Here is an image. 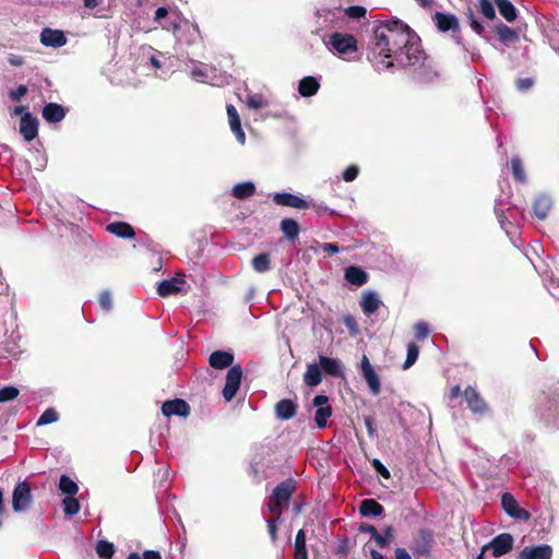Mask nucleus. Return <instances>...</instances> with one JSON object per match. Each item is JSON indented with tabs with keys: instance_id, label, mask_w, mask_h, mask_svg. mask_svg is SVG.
I'll use <instances>...</instances> for the list:
<instances>
[{
	"instance_id": "20e7f679",
	"label": "nucleus",
	"mask_w": 559,
	"mask_h": 559,
	"mask_svg": "<svg viewBox=\"0 0 559 559\" xmlns=\"http://www.w3.org/2000/svg\"><path fill=\"white\" fill-rule=\"evenodd\" d=\"M537 414L546 426L559 429V392L544 397L539 403Z\"/></svg>"
},
{
	"instance_id": "f704fd0d",
	"label": "nucleus",
	"mask_w": 559,
	"mask_h": 559,
	"mask_svg": "<svg viewBox=\"0 0 559 559\" xmlns=\"http://www.w3.org/2000/svg\"><path fill=\"white\" fill-rule=\"evenodd\" d=\"M255 192V186L251 181L236 183L233 187L231 194L238 200H246L252 197Z\"/></svg>"
},
{
	"instance_id": "6e6552de",
	"label": "nucleus",
	"mask_w": 559,
	"mask_h": 559,
	"mask_svg": "<svg viewBox=\"0 0 559 559\" xmlns=\"http://www.w3.org/2000/svg\"><path fill=\"white\" fill-rule=\"evenodd\" d=\"M432 21L439 32H452L456 43L461 44V37L459 35V20L454 14L436 12L432 16Z\"/></svg>"
},
{
	"instance_id": "864d4df0",
	"label": "nucleus",
	"mask_w": 559,
	"mask_h": 559,
	"mask_svg": "<svg viewBox=\"0 0 559 559\" xmlns=\"http://www.w3.org/2000/svg\"><path fill=\"white\" fill-rule=\"evenodd\" d=\"M479 11L488 20L496 17L495 7L490 0H479Z\"/></svg>"
},
{
	"instance_id": "c03bdc74",
	"label": "nucleus",
	"mask_w": 559,
	"mask_h": 559,
	"mask_svg": "<svg viewBox=\"0 0 559 559\" xmlns=\"http://www.w3.org/2000/svg\"><path fill=\"white\" fill-rule=\"evenodd\" d=\"M96 552L102 559H111L115 552L114 544L106 540H99L96 545Z\"/></svg>"
},
{
	"instance_id": "c756f323",
	"label": "nucleus",
	"mask_w": 559,
	"mask_h": 559,
	"mask_svg": "<svg viewBox=\"0 0 559 559\" xmlns=\"http://www.w3.org/2000/svg\"><path fill=\"white\" fill-rule=\"evenodd\" d=\"M106 230L123 239H131L135 236L132 226L124 222L110 223L106 226Z\"/></svg>"
},
{
	"instance_id": "0e129e2a",
	"label": "nucleus",
	"mask_w": 559,
	"mask_h": 559,
	"mask_svg": "<svg viewBox=\"0 0 559 559\" xmlns=\"http://www.w3.org/2000/svg\"><path fill=\"white\" fill-rule=\"evenodd\" d=\"M533 80L531 78L519 79L516 81V88L521 92L528 91L533 86Z\"/></svg>"
},
{
	"instance_id": "1a4fd4ad",
	"label": "nucleus",
	"mask_w": 559,
	"mask_h": 559,
	"mask_svg": "<svg viewBox=\"0 0 559 559\" xmlns=\"http://www.w3.org/2000/svg\"><path fill=\"white\" fill-rule=\"evenodd\" d=\"M242 379V368L240 365H235L229 368L226 374V382L223 389V396L225 401H231L239 390Z\"/></svg>"
},
{
	"instance_id": "9d476101",
	"label": "nucleus",
	"mask_w": 559,
	"mask_h": 559,
	"mask_svg": "<svg viewBox=\"0 0 559 559\" xmlns=\"http://www.w3.org/2000/svg\"><path fill=\"white\" fill-rule=\"evenodd\" d=\"M514 539L511 534L502 533L492 538L483 547V552L491 550L495 558H499L509 552L513 547Z\"/></svg>"
},
{
	"instance_id": "2f4dec72",
	"label": "nucleus",
	"mask_w": 559,
	"mask_h": 559,
	"mask_svg": "<svg viewBox=\"0 0 559 559\" xmlns=\"http://www.w3.org/2000/svg\"><path fill=\"white\" fill-rule=\"evenodd\" d=\"M322 372L320 365L308 364L306 372L304 373V382L306 385L313 388L321 383Z\"/></svg>"
},
{
	"instance_id": "a19ab883",
	"label": "nucleus",
	"mask_w": 559,
	"mask_h": 559,
	"mask_svg": "<svg viewBox=\"0 0 559 559\" xmlns=\"http://www.w3.org/2000/svg\"><path fill=\"white\" fill-rule=\"evenodd\" d=\"M59 489L67 497H74L79 491L78 484L67 475H61L59 479Z\"/></svg>"
},
{
	"instance_id": "79ce46f5",
	"label": "nucleus",
	"mask_w": 559,
	"mask_h": 559,
	"mask_svg": "<svg viewBox=\"0 0 559 559\" xmlns=\"http://www.w3.org/2000/svg\"><path fill=\"white\" fill-rule=\"evenodd\" d=\"M251 265L257 273H265L271 269V259L269 253H260L255 255Z\"/></svg>"
},
{
	"instance_id": "f3484780",
	"label": "nucleus",
	"mask_w": 559,
	"mask_h": 559,
	"mask_svg": "<svg viewBox=\"0 0 559 559\" xmlns=\"http://www.w3.org/2000/svg\"><path fill=\"white\" fill-rule=\"evenodd\" d=\"M40 43L46 47L59 48L67 44V37L62 31L45 27L40 33Z\"/></svg>"
},
{
	"instance_id": "72a5a7b5",
	"label": "nucleus",
	"mask_w": 559,
	"mask_h": 559,
	"mask_svg": "<svg viewBox=\"0 0 559 559\" xmlns=\"http://www.w3.org/2000/svg\"><path fill=\"white\" fill-rule=\"evenodd\" d=\"M361 531L368 533L379 547L383 548L389 544V538L392 535V528L388 526L384 534H380L377 528L372 525H366L361 527Z\"/></svg>"
},
{
	"instance_id": "473e14b6",
	"label": "nucleus",
	"mask_w": 559,
	"mask_h": 559,
	"mask_svg": "<svg viewBox=\"0 0 559 559\" xmlns=\"http://www.w3.org/2000/svg\"><path fill=\"white\" fill-rule=\"evenodd\" d=\"M345 280L357 287L362 286L368 281L367 273L358 266H348L345 270Z\"/></svg>"
},
{
	"instance_id": "8fccbe9b",
	"label": "nucleus",
	"mask_w": 559,
	"mask_h": 559,
	"mask_svg": "<svg viewBox=\"0 0 559 559\" xmlns=\"http://www.w3.org/2000/svg\"><path fill=\"white\" fill-rule=\"evenodd\" d=\"M20 394V391L16 386L7 385L0 389V404L7 403L15 400Z\"/></svg>"
},
{
	"instance_id": "6ab92c4d",
	"label": "nucleus",
	"mask_w": 559,
	"mask_h": 559,
	"mask_svg": "<svg viewBox=\"0 0 559 559\" xmlns=\"http://www.w3.org/2000/svg\"><path fill=\"white\" fill-rule=\"evenodd\" d=\"M20 133L27 142L34 140L38 134V119L25 112L20 120Z\"/></svg>"
},
{
	"instance_id": "39448f33",
	"label": "nucleus",
	"mask_w": 559,
	"mask_h": 559,
	"mask_svg": "<svg viewBox=\"0 0 559 559\" xmlns=\"http://www.w3.org/2000/svg\"><path fill=\"white\" fill-rule=\"evenodd\" d=\"M191 70V78L200 83H209L212 85H225L229 83V76L225 73H217L216 68L210 67L202 62H194Z\"/></svg>"
},
{
	"instance_id": "338daca9",
	"label": "nucleus",
	"mask_w": 559,
	"mask_h": 559,
	"mask_svg": "<svg viewBox=\"0 0 559 559\" xmlns=\"http://www.w3.org/2000/svg\"><path fill=\"white\" fill-rule=\"evenodd\" d=\"M321 250L323 252H326L329 254H335V253H338L340 252V248L336 243H332V242H323L321 246H320Z\"/></svg>"
},
{
	"instance_id": "bf43d9fd",
	"label": "nucleus",
	"mask_w": 559,
	"mask_h": 559,
	"mask_svg": "<svg viewBox=\"0 0 559 559\" xmlns=\"http://www.w3.org/2000/svg\"><path fill=\"white\" fill-rule=\"evenodd\" d=\"M371 465L374 471L381 475L383 478L389 479L391 477L390 471L381 463L380 460L373 459L371 460Z\"/></svg>"
},
{
	"instance_id": "393cba45",
	"label": "nucleus",
	"mask_w": 559,
	"mask_h": 559,
	"mask_svg": "<svg viewBox=\"0 0 559 559\" xmlns=\"http://www.w3.org/2000/svg\"><path fill=\"white\" fill-rule=\"evenodd\" d=\"M234 362V354L226 350H215L209 357V364L214 369H225L231 367Z\"/></svg>"
},
{
	"instance_id": "bb28decb",
	"label": "nucleus",
	"mask_w": 559,
	"mask_h": 559,
	"mask_svg": "<svg viewBox=\"0 0 559 559\" xmlns=\"http://www.w3.org/2000/svg\"><path fill=\"white\" fill-rule=\"evenodd\" d=\"M296 412H297V404L289 399L281 400L275 405L276 417L282 420L292 419L296 415Z\"/></svg>"
},
{
	"instance_id": "f8f14e48",
	"label": "nucleus",
	"mask_w": 559,
	"mask_h": 559,
	"mask_svg": "<svg viewBox=\"0 0 559 559\" xmlns=\"http://www.w3.org/2000/svg\"><path fill=\"white\" fill-rule=\"evenodd\" d=\"M359 369L372 395H379L381 391L380 378L366 355H364L360 360Z\"/></svg>"
},
{
	"instance_id": "cd10ccee",
	"label": "nucleus",
	"mask_w": 559,
	"mask_h": 559,
	"mask_svg": "<svg viewBox=\"0 0 559 559\" xmlns=\"http://www.w3.org/2000/svg\"><path fill=\"white\" fill-rule=\"evenodd\" d=\"M381 305L379 295L376 292H366L360 300V307L365 314L370 316L376 312Z\"/></svg>"
},
{
	"instance_id": "7ed1b4c3",
	"label": "nucleus",
	"mask_w": 559,
	"mask_h": 559,
	"mask_svg": "<svg viewBox=\"0 0 559 559\" xmlns=\"http://www.w3.org/2000/svg\"><path fill=\"white\" fill-rule=\"evenodd\" d=\"M322 41L329 51L338 57L357 51V39L354 35L335 31L330 35L323 34Z\"/></svg>"
},
{
	"instance_id": "58836bf2",
	"label": "nucleus",
	"mask_w": 559,
	"mask_h": 559,
	"mask_svg": "<svg viewBox=\"0 0 559 559\" xmlns=\"http://www.w3.org/2000/svg\"><path fill=\"white\" fill-rule=\"evenodd\" d=\"M497 34H498L499 39L503 44H512V43H515L519 40L518 33L513 28L509 27L508 25H506L503 23H500L497 26Z\"/></svg>"
},
{
	"instance_id": "5701e85b",
	"label": "nucleus",
	"mask_w": 559,
	"mask_h": 559,
	"mask_svg": "<svg viewBox=\"0 0 559 559\" xmlns=\"http://www.w3.org/2000/svg\"><path fill=\"white\" fill-rule=\"evenodd\" d=\"M226 109H227V116H228L230 129H231L233 133L235 134L237 141L239 143L243 144L246 141V134L241 128V121H240L238 111H237L236 107L231 104H228Z\"/></svg>"
},
{
	"instance_id": "0eeeda50",
	"label": "nucleus",
	"mask_w": 559,
	"mask_h": 559,
	"mask_svg": "<svg viewBox=\"0 0 559 559\" xmlns=\"http://www.w3.org/2000/svg\"><path fill=\"white\" fill-rule=\"evenodd\" d=\"M32 491L26 480L20 481L14 487L12 493V508L14 512H24L32 504Z\"/></svg>"
},
{
	"instance_id": "c85d7f7f",
	"label": "nucleus",
	"mask_w": 559,
	"mask_h": 559,
	"mask_svg": "<svg viewBox=\"0 0 559 559\" xmlns=\"http://www.w3.org/2000/svg\"><path fill=\"white\" fill-rule=\"evenodd\" d=\"M552 206V199L548 194H539L536 197L533 211L539 219H545Z\"/></svg>"
},
{
	"instance_id": "aec40b11",
	"label": "nucleus",
	"mask_w": 559,
	"mask_h": 559,
	"mask_svg": "<svg viewBox=\"0 0 559 559\" xmlns=\"http://www.w3.org/2000/svg\"><path fill=\"white\" fill-rule=\"evenodd\" d=\"M552 548L549 545L526 546L520 552L519 559H551Z\"/></svg>"
},
{
	"instance_id": "37998d69",
	"label": "nucleus",
	"mask_w": 559,
	"mask_h": 559,
	"mask_svg": "<svg viewBox=\"0 0 559 559\" xmlns=\"http://www.w3.org/2000/svg\"><path fill=\"white\" fill-rule=\"evenodd\" d=\"M511 173L515 181L524 183L526 182V175L524 171V167L522 160L519 156H513L511 158Z\"/></svg>"
},
{
	"instance_id": "603ef678",
	"label": "nucleus",
	"mask_w": 559,
	"mask_h": 559,
	"mask_svg": "<svg viewBox=\"0 0 559 559\" xmlns=\"http://www.w3.org/2000/svg\"><path fill=\"white\" fill-rule=\"evenodd\" d=\"M182 17V15H179L177 20H174L169 23H160V26L163 29L171 32L178 39V34H180L183 26Z\"/></svg>"
},
{
	"instance_id": "dca6fc26",
	"label": "nucleus",
	"mask_w": 559,
	"mask_h": 559,
	"mask_svg": "<svg viewBox=\"0 0 559 559\" xmlns=\"http://www.w3.org/2000/svg\"><path fill=\"white\" fill-rule=\"evenodd\" d=\"M501 504L504 512L511 518L524 521L530 519V513L519 506L518 501L511 493L502 495Z\"/></svg>"
},
{
	"instance_id": "6e6d98bb",
	"label": "nucleus",
	"mask_w": 559,
	"mask_h": 559,
	"mask_svg": "<svg viewBox=\"0 0 559 559\" xmlns=\"http://www.w3.org/2000/svg\"><path fill=\"white\" fill-rule=\"evenodd\" d=\"M414 330H415V337L418 341H424L425 338L428 337V335L430 333L429 325L424 321L416 323L414 326Z\"/></svg>"
},
{
	"instance_id": "a878e982",
	"label": "nucleus",
	"mask_w": 559,
	"mask_h": 559,
	"mask_svg": "<svg viewBox=\"0 0 559 559\" xmlns=\"http://www.w3.org/2000/svg\"><path fill=\"white\" fill-rule=\"evenodd\" d=\"M41 115L48 123H57L64 119L66 110L57 103H48L44 106Z\"/></svg>"
},
{
	"instance_id": "13d9d810",
	"label": "nucleus",
	"mask_w": 559,
	"mask_h": 559,
	"mask_svg": "<svg viewBox=\"0 0 559 559\" xmlns=\"http://www.w3.org/2000/svg\"><path fill=\"white\" fill-rule=\"evenodd\" d=\"M358 174L359 168L356 165H350L343 171L342 178L347 182H352L357 178Z\"/></svg>"
},
{
	"instance_id": "49530a36",
	"label": "nucleus",
	"mask_w": 559,
	"mask_h": 559,
	"mask_svg": "<svg viewBox=\"0 0 559 559\" xmlns=\"http://www.w3.org/2000/svg\"><path fill=\"white\" fill-rule=\"evenodd\" d=\"M62 506L67 516H73L80 511V503L74 497H66L62 501Z\"/></svg>"
},
{
	"instance_id": "4be33fe9",
	"label": "nucleus",
	"mask_w": 559,
	"mask_h": 559,
	"mask_svg": "<svg viewBox=\"0 0 559 559\" xmlns=\"http://www.w3.org/2000/svg\"><path fill=\"white\" fill-rule=\"evenodd\" d=\"M318 359H319V365H320L321 369L326 374H329L331 377H335V378L344 376L343 365L340 359L326 357L324 355H319Z\"/></svg>"
},
{
	"instance_id": "4468645a",
	"label": "nucleus",
	"mask_w": 559,
	"mask_h": 559,
	"mask_svg": "<svg viewBox=\"0 0 559 559\" xmlns=\"http://www.w3.org/2000/svg\"><path fill=\"white\" fill-rule=\"evenodd\" d=\"M273 201L275 204L281 206H288L293 209L304 210L309 209L310 203L309 201L305 200L304 198L288 193V192H277L273 195Z\"/></svg>"
},
{
	"instance_id": "4c0bfd02",
	"label": "nucleus",
	"mask_w": 559,
	"mask_h": 559,
	"mask_svg": "<svg viewBox=\"0 0 559 559\" xmlns=\"http://www.w3.org/2000/svg\"><path fill=\"white\" fill-rule=\"evenodd\" d=\"M281 230L289 240H295L299 235V225L293 218H284L281 222Z\"/></svg>"
},
{
	"instance_id": "f03ea898",
	"label": "nucleus",
	"mask_w": 559,
	"mask_h": 559,
	"mask_svg": "<svg viewBox=\"0 0 559 559\" xmlns=\"http://www.w3.org/2000/svg\"><path fill=\"white\" fill-rule=\"evenodd\" d=\"M316 33L322 38L323 34L330 35L335 31L346 27V13L340 7H322L316 13Z\"/></svg>"
},
{
	"instance_id": "4d7b16f0",
	"label": "nucleus",
	"mask_w": 559,
	"mask_h": 559,
	"mask_svg": "<svg viewBox=\"0 0 559 559\" xmlns=\"http://www.w3.org/2000/svg\"><path fill=\"white\" fill-rule=\"evenodd\" d=\"M99 305L106 311H110L112 309V299L109 290H104L100 293Z\"/></svg>"
},
{
	"instance_id": "2eb2a0df",
	"label": "nucleus",
	"mask_w": 559,
	"mask_h": 559,
	"mask_svg": "<svg viewBox=\"0 0 559 559\" xmlns=\"http://www.w3.org/2000/svg\"><path fill=\"white\" fill-rule=\"evenodd\" d=\"M183 26L180 34H178V41L187 45H194L202 39L201 31L195 22H190L188 19L182 17Z\"/></svg>"
},
{
	"instance_id": "412c9836",
	"label": "nucleus",
	"mask_w": 559,
	"mask_h": 559,
	"mask_svg": "<svg viewBox=\"0 0 559 559\" xmlns=\"http://www.w3.org/2000/svg\"><path fill=\"white\" fill-rule=\"evenodd\" d=\"M464 397L468 408L474 414H485L487 412V405L485 401L479 396L478 392L474 388H466L464 391Z\"/></svg>"
},
{
	"instance_id": "ddd939ff",
	"label": "nucleus",
	"mask_w": 559,
	"mask_h": 559,
	"mask_svg": "<svg viewBox=\"0 0 559 559\" xmlns=\"http://www.w3.org/2000/svg\"><path fill=\"white\" fill-rule=\"evenodd\" d=\"M433 545V534L428 528H421L414 537L412 550L415 555H428Z\"/></svg>"
},
{
	"instance_id": "c9c22d12",
	"label": "nucleus",
	"mask_w": 559,
	"mask_h": 559,
	"mask_svg": "<svg viewBox=\"0 0 559 559\" xmlns=\"http://www.w3.org/2000/svg\"><path fill=\"white\" fill-rule=\"evenodd\" d=\"M383 511V507L374 499H365L360 504V513L364 516H379Z\"/></svg>"
},
{
	"instance_id": "a211bd4d",
	"label": "nucleus",
	"mask_w": 559,
	"mask_h": 559,
	"mask_svg": "<svg viewBox=\"0 0 559 559\" xmlns=\"http://www.w3.org/2000/svg\"><path fill=\"white\" fill-rule=\"evenodd\" d=\"M162 413L166 417H170L174 415L186 417L190 413V406L186 401L175 399L163 403Z\"/></svg>"
},
{
	"instance_id": "f257e3e1",
	"label": "nucleus",
	"mask_w": 559,
	"mask_h": 559,
	"mask_svg": "<svg viewBox=\"0 0 559 559\" xmlns=\"http://www.w3.org/2000/svg\"><path fill=\"white\" fill-rule=\"evenodd\" d=\"M370 60L378 72L419 64L415 70L419 83H431L439 76L420 48L418 36L399 20L381 22L373 27Z\"/></svg>"
},
{
	"instance_id": "9b49d317",
	"label": "nucleus",
	"mask_w": 559,
	"mask_h": 559,
	"mask_svg": "<svg viewBox=\"0 0 559 559\" xmlns=\"http://www.w3.org/2000/svg\"><path fill=\"white\" fill-rule=\"evenodd\" d=\"M312 405L317 408L314 413V423L319 429L328 425V419L332 416V407L329 405V397L323 394L316 395Z\"/></svg>"
},
{
	"instance_id": "e2e57ef3",
	"label": "nucleus",
	"mask_w": 559,
	"mask_h": 559,
	"mask_svg": "<svg viewBox=\"0 0 559 559\" xmlns=\"http://www.w3.org/2000/svg\"><path fill=\"white\" fill-rule=\"evenodd\" d=\"M310 207L316 210L318 213H330L334 214V210H330L323 202L310 201Z\"/></svg>"
},
{
	"instance_id": "680f3d73",
	"label": "nucleus",
	"mask_w": 559,
	"mask_h": 559,
	"mask_svg": "<svg viewBox=\"0 0 559 559\" xmlns=\"http://www.w3.org/2000/svg\"><path fill=\"white\" fill-rule=\"evenodd\" d=\"M468 20H469V25L473 28V31L476 34L481 35L485 31V27L483 26V24L474 16L473 13L469 14Z\"/></svg>"
},
{
	"instance_id": "b1692460",
	"label": "nucleus",
	"mask_w": 559,
	"mask_h": 559,
	"mask_svg": "<svg viewBox=\"0 0 559 559\" xmlns=\"http://www.w3.org/2000/svg\"><path fill=\"white\" fill-rule=\"evenodd\" d=\"M183 285L185 281L181 278L171 277L169 280H164L158 283L157 293L162 297L176 295L182 292Z\"/></svg>"
},
{
	"instance_id": "5fc2aeb1",
	"label": "nucleus",
	"mask_w": 559,
	"mask_h": 559,
	"mask_svg": "<svg viewBox=\"0 0 559 559\" xmlns=\"http://www.w3.org/2000/svg\"><path fill=\"white\" fill-rule=\"evenodd\" d=\"M344 13H346V23L348 22V19H360L364 17L367 13L366 8L360 5H352L347 9L343 10Z\"/></svg>"
},
{
	"instance_id": "de8ad7c7",
	"label": "nucleus",
	"mask_w": 559,
	"mask_h": 559,
	"mask_svg": "<svg viewBox=\"0 0 559 559\" xmlns=\"http://www.w3.org/2000/svg\"><path fill=\"white\" fill-rule=\"evenodd\" d=\"M58 419H59V415L56 412V409L52 407H49L39 416L36 425L37 426H46V425L58 421Z\"/></svg>"
},
{
	"instance_id": "09e8293b",
	"label": "nucleus",
	"mask_w": 559,
	"mask_h": 559,
	"mask_svg": "<svg viewBox=\"0 0 559 559\" xmlns=\"http://www.w3.org/2000/svg\"><path fill=\"white\" fill-rule=\"evenodd\" d=\"M247 106L251 109H260L269 106V102L261 94H249Z\"/></svg>"
},
{
	"instance_id": "ea45409f",
	"label": "nucleus",
	"mask_w": 559,
	"mask_h": 559,
	"mask_svg": "<svg viewBox=\"0 0 559 559\" xmlns=\"http://www.w3.org/2000/svg\"><path fill=\"white\" fill-rule=\"evenodd\" d=\"M294 557L295 559H308L306 533L304 530H299L296 534Z\"/></svg>"
},
{
	"instance_id": "e433bc0d",
	"label": "nucleus",
	"mask_w": 559,
	"mask_h": 559,
	"mask_svg": "<svg viewBox=\"0 0 559 559\" xmlns=\"http://www.w3.org/2000/svg\"><path fill=\"white\" fill-rule=\"evenodd\" d=\"M499 13L508 21L513 22L516 19V9L509 0H495Z\"/></svg>"
},
{
	"instance_id": "423d86ee",
	"label": "nucleus",
	"mask_w": 559,
	"mask_h": 559,
	"mask_svg": "<svg viewBox=\"0 0 559 559\" xmlns=\"http://www.w3.org/2000/svg\"><path fill=\"white\" fill-rule=\"evenodd\" d=\"M294 484L290 480L280 483L273 490L272 495L266 502V507L271 513L282 514L283 506H285L293 492H294Z\"/></svg>"
},
{
	"instance_id": "774afa93",
	"label": "nucleus",
	"mask_w": 559,
	"mask_h": 559,
	"mask_svg": "<svg viewBox=\"0 0 559 559\" xmlns=\"http://www.w3.org/2000/svg\"><path fill=\"white\" fill-rule=\"evenodd\" d=\"M365 426H366L367 432H368L370 438H373V437L377 436V429L374 427V423H373L372 418L366 417L365 418Z\"/></svg>"
},
{
	"instance_id": "69168bd1",
	"label": "nucleus",
	"mask_w": 559,
	"mask_h": 559,
	"mask_svg": "<svg viewBox=\"0 0 559 559\" xmlns=\"http://www.w3.org/2000/svg\"><path fill=\"white\" fill-rule=\"evenodd\" d=\"M495 213H496V216L498 218V222H499L501 228L506 229V225H507V223H509L508 216L504 214L503 210H501L499 207L498 204L495 207Z\"/></svg>"
},
{
	"instance_id": "052dcab7",
	"label": "nucleus",
	"mask_w": 559,
	"mask_h": 559,
	"mask_svg": "<svg viewBox=\"0 0 559 559\" xmlns=\"http://www.w3.org/2000/svg\"><path fill=\"white\" fill-rule=\"evenodd\" d=\"M27 93L26 85H19L15 90L10 91L9 96L13 102H20L23 96Z\"/></svg>"
},
{
	"instance_id": "3c124183",
	"label": "nucleus",
	"mask_w": 559,
	"mask_h": 559,
	"mask_svg": "<svg viewBox=\"0 0 559 559\" xmlns=\"http://www.w3.org/2000/svg\"><path fill=\"white\" fill-rule=\"evenodd\" d=\"M419 348L416 344L409 343L407 345V356L403 365V369L411 368L418 358Z\"/></svg>"
},
{
	"instance_id": "a18cd8bd",
	"label": "nucleus",
	"mask_w": 559,
	"mask_h": 559,
	"mask_svg": "<svg viewBox=\"0 0 559 559\" xmlns=\"http://www.w3.org/2000/svg\"><path fill=\"white\" fill-rule=\"evenodd\" d=\"M281 522H282V514H280V512L272 513V516L266 519L269 535L273 543L276 542V539H277V524Z\"/></svg>"
},
{
	"instance_id": "7c9ffc66",
	"label": "nucleus",
	"mask_w": 559,
	"mask_h": 559,
	"mask_svg": "<svg viewBox=\"0 0 559 559\" xmlns=\"http://www.w3.org/2000/svg\"><path fill=\"white\" fill-rule=\"evenodd\" d=\"M320 88L319 81L313 76H305L299 81L298 92L302 97H310L318 93Z\"/></svg>"
}]
</instances>
